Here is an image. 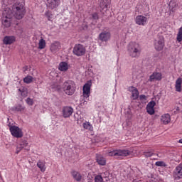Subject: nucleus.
<instances>
[{
    "label": "nucleus",
    "instance_id": "nucleus-31",
    "mask_svg": "<svg viewBox=\"0 0 182 182\" xmlns=\"http://www.w3.org/2000/svg\"><path fill=\"white\" fill-rule=\"evenodd\" d=\"M13 110H15L16 112H22V111L25 110V107H23L22 105H17V106L13 107Z\"/></svg>",
    "mask_w": 182,
    "mask_h": 182
},
{
    "label": "nucleus",
    "instance_id": "nucleus-16",
    "mask_svg": "<svg viewBox=\"0 0 182 182\" xmlns=\"http://www.w3.org/2000/svg\"><path fill=\"white\" fill-rule=\"evenodd\" d=\"M73 113V108L71 107H64L63 108V116L65 118L70 117Z\"/></svg>",
    "mask_w": 182,
    "mask_h": 182
},
{
    "label": "nucleus",
    "instance_id": "nucleus-34",
    "mask_svg": "<svg viewBox=\"0 0 182 182\" xmlns=\"http://www.w3.org/2000/svg\"><path fill=\"white\" fill-rule=\"evenodd\" d=\"M169 14H173V12H176V4H174L173 6H171V3H170L169 5Z\"/></svg>",
    "mask_w": 182,
    "mask_h": 182
},
{
    "label": "nucleus",
    "instance_id": "nucleus-13",
    "mask_svg": "<svg viewBox=\"0 0 182 182\" xmlns=\"http://www.w3.org/2000/svg\"><path fill=\"white\" fill-rule=\"evenodd\" d=\"M60 43L55 41L50 44V50L52 53H56L60 50Z\"/></svg>",
    "mask_w": 182,
    "mask_h": 182
},
{
    "label": "nucleus",
    "instance_id": "nucleus-28",
    "mask_svg": "<svg viewBox=\"0 0 182 182\" xmlns=\"http://www.w3.org/2000/svg\"><path fill=\"white\" fill-rule=\"evenodd\" d=\"M176 174L179 178H181L182 177V164H180L176 168Z\"/></svg>",
    "mask_w": 182,
    "mask_h": 182
},
{
    "label": "nucleus",
    "instance_id": "nucleus-32",
    "mask_svg": "<svg viewBox=\"0 0 182 182\" xmlns=\"http://www.w3.org/2000/svg\"><path fill=\"white\" fill-rule=\"evenodd\" d=\"M18 90L21 92L23 97H26V96H28V90L26 88H23L22 90L18 89Z\"/></svg>",
    "mask_w": 182,
    "mask_h": 182
},
{
    "label": "nucleus",
    "instance_id": "nucleus-20",
    "mask_svg": "<svg viewBox=\"0 0 182 182\" xmlns=\"http://www.w3.org/2000/svg\"><path fill=\"white\" fill-rule=\"evenodd\" d=\"M161 121L164 124H168L171 122V117L170 114H164L161 117Z\"/></svg>",
    "mask_w": 182,
    "mask_h": 182
},
{
    "label": "nucleus",
    "instance_id": "nucleus-26",
    "mask_svg": "<svg viewBox=\"0 0 182 182\" xmlns=\"http://www.w3.org/2000/svg\"><path fill=\"white\" fill-rule=\"evenodd\" d=\"M82 127L85 130H88V132H93V125L89 122H85L82 124Z\"/></svg>",
    "mask_w": 182,
    "mask_h": 182
},
{
    "label": "nucleus",
    "instance_id": "nucleus-21",
    "mask_svg": "<svg viewBox=\"0 0 182 182\" xmlns=\"http://www.w3.org/2000/svg\"><path fill=\"white\" fill-rule=\"evenodd\" d=\"M58 69L60 72H67L69 69V65L66 62H61L59 64Z\"/></svg>",
    "mask_w": 182,
    "mask_h": 182
},
{
    "label": "nucleus",
    "instance_id": "nucleus-8",
    "mask_svg": "<svg viewBox=\"0 0 182 182\" xmlns=\"http://www.w3.org/2000/svg\"><path fill=\"white\" fill-rule=\"evenodd\" d=\"M149 22V18L143 15L136 16L135 18V23L140 26H146V24Z\"/></svg>",
    "mask_w": 182,
    "mask_h": 182
},
{
    "label": "nucleus",
    "instance_id": "nucleus-27",
    "mask_svg": "<svg viewBox=\"0 0 182 182\" xmlns=\"http://www.w3.org/2000/svg\"><path fill=\"white\" fill-rule=\"evenodd\" d=\"M46 48V41L43 38H41L38 42V49H45Z\"/></svg>",
    "mask_w": 182,
    "mask_h": 182
},
{
    "label": "nucleus",
    "instance_id": "nucleus-25",
    "mask_svg": "<svg viewBox=\"0 0 182 182\" xmlns=\"http://www.w3.org/2000/svg\"><path fill=\"white\" fill-rule=\"evenodd\" d=\"M71 175L73 176V177L75 180V181H81L82 175L80 174V173H79L76 171H71Z\"/></svg>",
    "mask_w": 182,
    "mask_h": 182
},
{
    "label": "nucleus",
    "instance_id": "nucleus-38",
    "mask_svg": "<svg viewBox=\"0 0 182 182\" xmlns=\"http://www.w3.org/2000/svg\"><path fill=\"white\" fill-rule=\"evenodd\" d=\"M144 154L145 157H151L153 156V152H145Z\"/></svg>",
    "mask_w": 182,
    "mask_h": 182
},
{
    "label": "nucleus",
    "instance_id": "nucleus-37",
    "mask_svg": "<svg viewBox=\"0 0 182 182\" xmlns=\"http://www.w3.org/2000/svg\"><path fill=\"white\" fill-rule=\"evenodd\" d=\"M139 99L140 100H141L142 102H144V100H147V97L144 95H141L139 96Z\"/></svg>",
    "mask_w": 182,
    "mask_h": 182
},
{
    "label": "nucleus",
    "instance_id": "nucleus-14",
    "mask_svg": "<svg viewBox=\"0 0 182 182\" xmlns=\"http://www.w3.org/2000/svg\"><path fill=\"white\" fill-rule=\"evenodd\" d=\"M163 79V75L161 73H153L149 77V82H155V81H160Z\"/></svg>",
    "mask_w": 182,
    "mask_h": 182
},
{
    "label": "nucleus",
    "instance_id": "nucleus-5",
    "mask_svg": "<svg viewBox=\"0 0 182 182\" xmlns=\"http://www.w3.org/2000/svg\"><path fill=\"white\" fill-rule=\"evenodd\" d=\"M12 13L13 18L14 16L16 19H22L25 15V6H23L22 4H18L13 9Z\"/></svg>",
    "mask_w": 182,
    "mask_h": 182
},
{
    "label": "nucleus",
    "instance_id": "nucleus-17",
    "mask_svg": "<svg viewBox=\"0 0 182 182\" xmlns=\"http://www.w3.org/2000/svg\"><path fill=\"white\" fill-rule=\"evenodd\" d=\"M154 106H156V102L151 101L146 105V112L149 114L153 115L155 113Z\"/></svg>",
    "mask_w": 182,
    "mask_h": 182
},
{
    "label": "nucleus",
    "instance_id": "nucleus-3",
    "mask_svg": "<svg viewBox=\"0 0 182 182\" xmlns=\"http://www.w3.org/2000/svg\"><path fill=\"white\" fill-rule=\"evenodd\" d=\"M63 90L68 96H72L76 92V84L72 80H67L63 84Z\"/></svg>",
    "mask_w": 182,
    "mask_h": 182
},
{
    "label": "nucleus",
    "instance_id": "nucleus-30",
    "mask_svg": "<svg viewBox=\"0 0 182 182\" xmlns=\"http://www.w3.org/2000/svg\"><path fill=\"white\" fill-rule=\"evenodd\" d=\"M33 80V77L32 76L28 75L23 79L24 83H27V85H29V83H32V81Z\"/></svg>",
    "mask_w": 182,
    "mask_h": 182
},
{
    "label": "nucleus",
    "instance_id": "nucleus-12",
    "mask_svg": "<svg viewBox=\"0 0 182 182\" xmlns=\"http://www.w3.org/2000/svg\"><path fill=\"white\" fill-rule=\"evenodd\" d=\"M16 41V37L15 36H6L3 39V43L4 45H12L15 43Z\"/></svg>",
    "mask_w": 182,
    "mask_h": 182
},
{
    "label": "nucleus",
    "instance_id": "nucleus-7",
    "mask_svg": "<svg viewBox=\"0 0 182 182\" xmlns=\"http://www.w3.org/2000/svg\"><path fill=\"white\" fill-rule=\"evenodd\" d=\"M73 53L76 56H83L86 53V48L82 44H76L73 48Z\"/></svg>",
    "mask_w": 182,
    "mask_h": 182
},
{
    "label": "nucleus",
    "instance_id": "nucleus-18",
    "mask_svg": "<svg viewBox=\"0 0 182 182\" xmlns=\"http://www.w3.org/2000/svg\"><path fill=\"white\" fill-rule=\"evenodd\" d=\"M47 2V6L51 9H55L59 6V0H45Z\"/></svg>",
    "mask_w": 182,
    "mask_h": 182
},
{
    "label": "nucleus",
    "instance_id": "nucleus-40",
    "mask_svg": "<svg viewBox=\"0 0 182 182\" xmlns=\"http://www.w3.org/2000/svg\"><path fill=\"white\" fill-rule=\"evenodd\" d=\"M82 104L83 105H87V101H84Z\"/></svg>",
    "mask_w": 182,
    "mask_h": 182
},
{
    "label": "nucleus",
    "instance_id": "nucleus-9",
    "mask_svg": "<svg viewBox=\"0 0 182 182\" xmlns=\"http://www.w3.org/2000/svg\"><path fill=\"white\" fill-rule=\"evenodd\" d=\"M92 87V81H87L82 87V95L84 97H89L90 96V88Z\"/></svg>",
    "mask_w": 182,
    "mask_h": 182
},
{
    "label": "nucleus",
    "instance_id": "nucleus-24",
    "mask_svg": "<svg viewBox=\"0 0 182 182\" xmlns=\"http://www.w3.org/2000/svg\"><path fill=\"white\" fill-rule=\"evenodd\" d=\"M37 167L40 168V171L42 173H45V171H46V163L43 161H38L37 163Z\"/></svg>",
    "mask_w": 182,
    "mask_h": 182
},
{
    "label": "nucleus",
    "instance_id": "nucleus-10",
    "mask_svg": "<svg viewBox=\"0 0 182 182\" xmlns=\"http://www.w3.org/2000/svg\"><path fill=\"white\" fill-rule=\"evenodd\" d=\"M112 38V34L109 31H102L99 34L98 38L101 42H109Z\"/></svg>",
    "mask_w": 182,
    "mask_h": 182
},
{
    "label": "nucleus",
    "instance_id": "nucleus-6",
    "mask_svg": "<svg viewBox=\"0 0 182 182\" xmlns=\"http://www.w3.org/2000/svg\"><path fill=\"white\" fill-rule=\"evenodd\" d=\"M9 131L13 137H16V139H21V137L23 136V133L22 132V129L15 125L9 124Z\"/></svg>",
    "mask_w": 182,
    "mask_h": 182
},
{
    "label": "nucleus",
    "instance_id": "nucleus-11",
    "mask_svg": "<svg viewBox=\"0 0 182 182\" xmlns=\"http://www.w3.org/2000/svg\"><path fill=\"white\" fill-rule=\"evenodd\" d=\"M28 144H29L28 143V141H25V140L21 141V143L16 147V154H18L19 153H21L23 149H25V150H27L28 151H29V149L26 148Z\"/></svg>",
    "mask_w": 182,
    "mask_h": 182
},
{
    "label": "nucleus",
    "instance_id": "nucleus-41",
    "mask_svg": "<svg viewBox=\"0 0 182 182\" xmlns=\"http://www.w3.org/2000/svg\"><path fill=\"white\" fill-rule=\"evenodd\" d=\"M178 143H181L182 144V139L178 141Z\"/></svg>",
    "mask_w": 182,
    "mask_h": 182
},
{
    "label": "nucleus",
    "instance_id": "nucleus-39",
    "mask_svg": "<svg viewBox=\"0 0 182 182\" xmlns=\"http://www.w3.org/2000/svg\"><path fill=\"white\" fill-rule=\"evenodd\" d=\"M93 19H99V16L97 15V13H94L92 14Z\"/></svg>",
    "mask_w": 182,
    "mask_h": 182
},
{
    "label": "nucleus",
    "instance_id": "nucleus-19",
    "mask_svg": "<svg viewBox=\"0 0 182 182\" xmlns=\"http://www.w3.org/2000/svg\"><path fill=\"white\" fill-rule=\"evenodd\" d=\"M129 92L132 93L133 100H137L139 99V90L136 87H129Z\"/></svg>",
    "mask_w": 182,
    "mask_h": 182
},
{
    "label": "nucleus",
    "instance_id": "nucleus-23",
    "mask_svg": "<svg viewBox=\"0 0 182 182\" xmlns=\"http://www.w3.org/2000/svg\"><path fill=\"white\" fill-rule=\"evenodd\" d=\"M96 160H97V163L100 166H105L106 165V159H105L102 155L97 154Z\"/></svg>",
    "mask_w": 182,
    "mask_h": 182
},
{
    "label": "nucleus",
    "instance_id": "nucleus-4",
    "mask_svg": "<svg viewBox=\"0 0 182 182\" xmlns=\"http://www.w3.org/2000/svg\"><path fill=\"white\" fill-rule=\"evenodd\" d=\"M133 151L127 149H115L107 152L109 157H127L130 156Z\"/></svg>",
    "mask_w": 182,
    "mask_h": 182
},
{
    "label": "nucleus",
    "instance_id": "nucleus-22",
    "mask_svg": "<svg viewBox=\"0 0 182 182\" xmlns=\"http://www.w3.org/2000/svg\"><path fill=\"white\" fill-rule=\"evenodd\" d=\"M182 78L181 77H178L175 82V89L176 92H181L182 88Z\"/></svg>",
    "mask_w": 182,
    "mask_h": 182
},
{
    "label": "nucleus",
    "instance_id": "nucleus-1",
    "mask_svg": "<svg viewBox=\"0 0 182 182\" xmlns=\"http://www.w3.org/2000/svg\"><path fill=\"white\" fill-rule=\"evenodd\" d=\"M141 52L140 44L136 42H131L128 46V53L131 58H139Z\"/></svg>",
    "mask_w": 182,
    "mask_h": 182
},
{
    "label": "nucleus",
    "instance_id": "nucleus-2",
    "mask_svg": "<svg viewBox=\"0 0 182 182\" xmlns=\"http://www.w3.org/2000/svg\"><path fill=\"white\" fill-rule=\"evenodd\" d=\"M3 15L2 25L4 26L5 28H9L12 23V18H14V13L12 12V10L9 8H6Z\"/></svg>",
    "mask_w": 182,
    "mask_h": 182
},
{
    "label": "nucleus",
    "instance_id": "nucleus-29",
    "mask_svg": "<svg viewBox=\"0 0 182 182\" xmlns=\"http://www.w3.org/2000/svg\"><path fill=\"white\" fill-rule=\"evenodd\" d=\"M176 40L178 42H181L182 41V27H181L178 29V34H177V36H176Z\"/></svg>",
    "mask_w": 182,
    "mask_h": 182
},
{
    "label": "nucleus",
    "instance_id": "nucleus-42",
    "mask_svg": "<svg viewBox=\"0 0 182 182\" xmlns=\"http://www.w3.org/2000/svg\"><path fill=\"white\" fill-rule=\"evenodd\" d=\"M100 46H102V44H101V43H100Z\"/></svg>",
    "mask_w": 182,
    "mask_h": 182
},
{
    "label": "nucleus",
    "instance_id": "nucleus-36",
    "mask_svg": "<svg viewBox=\"0 0 182 182\" xmlns=\"http://www.w3.org/2000/svg\"><path fill=\"white\" fill-rule=\"evenodd\" d=\"M46 16H47L48 21H50V19H52V14H50V12L49 11L46 12Z\"/></svg>",
    "mask_w": 182,
    "mask_h": 182
},
{
    "label": "nucleus",
    "instance_id": "nucleus-35",
    "mask_svg": "<svg viewBox=\"0 0 182 182\" xmlns=\"http://www.w3.org/2000/svg\"><path fill=\"white\" fill-rule=\"evenodd\" d=\"M26 102L27 103V105H28V106H33V100L31 99V98H27L26 100Z\"/></svg>",
    "mask_w": 182,
    "mask_h": 182
},
{
    "label": "nucleus",
    "instance_id": "nucleus-33",
    "mask_svg": "<svg viewBox=\"0 0 182 182\" xmlns=\"http://www.w3.org/2000/svg\"><path fill=\"white\" fill-rule=\"evenodd\" d=\"M155 166H157L158 167H166V163L163 161H156L155 163Z\"/></svg>",
    "mask_w": 182,
    "mask_h": 182
},
{
    "label": "nucleus",
    "instance_id": "nucleus-15",
    "mask_svg": "<svg viewBox=\"0 0 182 182\" xmlns=\"http://www.w3.org/2000/svg\"><path fill=\"white\" fill-rule=\"evenodd\" d=\"M154 48L156 50L160 52L164 48V39L160 38L159 40H156L154 43Z\"/></svg>",
    "mask_w": 182,
    "mask_h": 182
}]
</instances>
